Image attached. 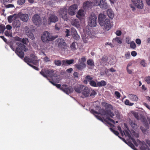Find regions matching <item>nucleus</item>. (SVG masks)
Returning <instances> with one entry per match:
<instances>
[{"instance_id":"f257e3e1","label":"nucleus","mask_w":150,"mask_h":150,"mask_svg":"<svg viewBox=\"0 0 150 150\" xmlns=\"http://www.w3.org/2000/svg\"><path fill=\"white\" fill-rule=\"evenodd\" d=\"M91 112L93 115L100 114L106 117V119L104 120L105 121L107 122V120L110 121L114 123L115 122L113 120L111 119L110 117L113 118L115 115L114 113L111 112L110 111H105V110L103 109H100L98 110V112L95 111L93 109H92L91 110Z\"/></svg>"},{"instance_id":"f03ea898","label":"nucleus","mask_w":150,"mask_h":150,"mask_svg":"<svg viewBox=\"0 0 150 150\" xmlns=\"http://www.w3.org/2000/svg\"><path fill=\"white\" fill-rule=\"evenodd\" d=\"M16 44L18 47H16V50L12 45L11 44L9 46L13 51H15V53L19 57L22 59L24 56L23 51L25 52L26 51V46L23 44L19 42H17Z\"/></svg>"},{"instance_id":"7ed1b4c3","label":"nucleus","mask_w":150,"mask_h":150,"mask_svg":"<svg viewBox=\"0 0 150 150\" xmlns=\"http://www.w3.org/2000/svg\"><path fill=\"white\" fill-rule=\"evenodd\" d=\"M57 38V37H54L52 36L51 34L47 31L44 32L41 37L42 42L45 43H47L49 41H53Z\"/></svg>"},{"instance_id":"20e7f679","label":"nucleus","mask_w":150,"mask_h":150,"mask_svg":"<svg viewBox=\"0 0 150 150\" xmlns=\"http://www.w3.org/2000/svg\"><path fill=\"white\" fill-rule=\"evenodd\" d=\"M40 74L44 77L47 78L48 77L52 78L57 77V75L54 73V71L51 69H42L40 72Z\"/></svg>"},{"instance_id":"39448f33","label":"nucleus","mask_w":150,"mask_h":150,"mask_svg":"<svg viewBox=\"0 0 150 150\" xmlns=\"http://www.w3.org/2000/svg\"><path fill=\"white\" fill-rule=\"evenodd\" d=\"M130 139L132 140L134 144L137 146H138V143H139L141 145L140 149L142 150H150L144 141L141 142L139 140L137 139V142L132 137Z\"/></svg>"},{"instance_id":"423d86ee","label":"nucleus","mask_w":150,"mask_h":150,"mask_svg":"<svg viewBox=\"0 0 150 150\" xmlns=\"http://www.w3.org/2000/svg\"><path fill=\"white\" fill-rule=\"evenodd\" d=\"M57 43L58 47L62 50L66 49L67 47V45L64 39L62 38H59L57 40Z\"/></svg>"},{"instance_id":"0eeeda50","label":"nucleus","mask_w":150,"mask_h":150,"mask_svg":"<svg viewBox=\"0 0 150 150\" xmlns=\"http://www.w3.org/2000/svg\"><path fill=\"white\" fill-rule=\"evenodd\" d=\"M97 17L94 13H92L88 19V25L91 27H94L96 25Z\"/></svg>"},{"instance_id":"6e6552de","label":"nucleus","mask_w":150,"mask_h":150,"mask_svg":"<svg viewBox=\"0 0 150 150\" xmlns=\"http://www.w3.org/2000/svg\"><path fill=\"white\" fill-rule=\"evenodd\" d=\"M94 4L96 6H99L103 9H106L108 8L106 0H96Z\"/></svg>"},{"instance_id":"1a4fd4ad","label":"nucleus","mask_w":150,"mask_h":150,"mask_svg":"<svg viewBox=\"0 0 150 150\" xmlns=\"http://www.w3.org/2000/svg\"><path fill=\"white\" fill-rule=\"evenodd\" d=\"M59 13L60 17L64 20L67 21L68 20L67 9L66 8L64 7L60 8L59 11Z\"/></svg>"},{"instance_id":"9d476101","label":"nucleus","mask_w":150,"mask_h":150,"mask_svg":"<svg viewBox=\"0 0 150 150\" xmlns=\"http://www.w3.org/2000/svg\"><path fill=\"white\" fill-rule=\"evenodd\" d=\"M67 85L66 84H64L62 85L61 88V90L63 91L67 94L72 93L74 91L72 87L71 86L67 87Z\"/></svg>"},{"instance_id":"9b49d317","label":"nucleus","mask_w":150,"mask_h":150,"mask_svg":"<svg viewBox=\"0 0 150 150\" xmlns=\"http://www.w3.org/2000/svg\"><path fill=\"white\" fill-rule=\"evenodd\" d=\"M32 21L35 24L38 26L42 23L41 19L40 16L37 14H35L32 18Z\"/></svg>"},{"instance_id":"f8f14e48","label":"nucleus","mask_w":150,"mask_h":150,"mask_svg":"<svg viewBox=\"0 0 150 150\" xmlns=\"http://www.w3.org/2000/svg\"><path fill=\"white\" fill-rule=\"evenodd\" d=\"M78 8V6L76 4H74L70 6L68 10V14L71 15H74L75 14V11Z\"/></svg>"},{"instance_id":"ddd939ff","label":"nucleus","mask_w":150,"mask_h":150,"mask_svg":"<svg viewBox=\"0 0 150 150\" xmlns=\"http://www.w3.org/2000/svg\"><path fill=\"white\" fill-rule=\"evenodd\" d=\"M133 4L138 8L142 9L143 8L144 5L142 0H131Z\"/></svg>"},{"instance_id":"4468645a","label":"nucleus","mask_w":150,"mask_h":150,"mask_svg":"<svg viewBox=\"0 0 150 150\" xmlns=\"http://www.w3.org/2000/svg\"><path fill=\"white\" fill-rule=\"evenodd\" d=\"M101 26H103L104 29L106 30H109L111 27V25L110 23V21L108 19L105 20L103 22V25H100Z\"/></svg>"},{"instance_id":"2eb2a0df","label":"nucleus","mask_w":150,"mask_h":150,"mask_svg":"<svg viewBox=\"0 0 150 150\" xmlns=\"http://www.w3.org/2000/svg\"><path fill=\"white\" fill-rule=\"evenodd\" d=\"M94 1L90 2L87 1L84 2L83 4V7L84 9H87L90 8H91L93 6H95Z\"/></svg>"},{"instance_id":"dca6fc26","label":"nucleus","mask_w":150,"mask_h":150,"mask_svg":"<svg viewBox=\"0 0 150 150\" xmlns=\"http://www.w3.org/2000/svg\"><path fill=\"white\" fill-rule=\"evenodd\" d=\"M18 16L22 21L27 22L29 19L28 15L27 14H23L22 13L18 14Z\"/></svg>"},{"instance_id":"f3484780","label":"nucleus","mask_w":150,"mask_h":150,"mask_svg":"<svg viewBox=\"0 0 150 150\" xmlns=\"http://www.w3.org/2000/svg\"><path fill=\"white\" fill-rule=\"evenodd\" d=\"M85 87L84 86L80 85L74 87V89L75 91L79 93H82Z\"/></svg>"},{"instance_id":"a211bd4d","label":"nucleus","mask_w":150,"mask_h":150,"mask_svg":"<svg viewBox=\"0 0 150 150\" xmlns=\"http://www.w3.org/2000/svg\"><path fill=\"white\" fill-rule=\"evenodd\" d=\"M102 105L105 107V111L109 110L111 112L114 113L111 110L113 109V107L111 105L105 102L102 103Z\"/></svg>"},{"instance_id":"6ab92c4d","label":"nucleus","mask_w":150,"mask_h":150,"mask_svg":"<svg viewBox=\"0 0 150 150\" xmlns=\"http://www.w3.org/2000/svg\"><path fill=\"white\" fill-rule=\"evenodd\" d=\"M106 18V16L103 14H100L99 15L98 20L99 24L100 25H103V22L104 21Z\"/></svg>"},{"instance_id":"aec40b11","label":"nucleus","mask_w":150,"mask_h":150,"mask_svg":"<svg viewBox=\"0 0 150 150\" xmlns=\"http://www.w3.org/2000/svg\"><path fill=\"white\" fill-rule=\"evenodd\" d=\"M58 21V18L55 15H51L48 18V22L50 24L51 23H55Z\"/></svg>"},{"instance_id":"412c9836","label":"nucleus","mask_w":150,"mask_h":150,"mask_svg":"<svg viewBox=\"0 0 150 150\" xmlns=\"http://www.w3.org/2000/svg\"><path fill=\"white\" fill-rule=\"evenodd\" d=\"M90 89L87 87H85L82 94L85 97H88L89 96L90 93Z\"/></svg>"},{"instance_id":"4be33fe9","label":"nucleus","mask_w":150,"mask_h":150,"mask_svg":"<svg viewBox=\"0 0 150 150\" xmlns=\"http://www.w3.org/2000/svg\"><path fill=\"white\" fill-rule=\"evenodd\" d=\"M76 68L79 70L81 71L83 69L86 67L85 63H79L78 64H76L74 65Z\"/></svg>"},{"instance_id":"5701e85b","label":"nucleus","mask_w":150,"mask_h":150,"mask_svg":"<svg viewBox=\"0 0 150 150\" xmlns=\"http://www.w3.org/2000/svg\"><path fill=\"white\" fill-rule=\"evenodd\" d=\"M84 16V11L82 9L79 10L76 15V17L79 19L80 21H82L83 19V17Z\"/></svg>"},{"instance_id":"b1692460","label":"nucleus","mask_w":150,"mask_h":150,"mask_svg":"<svg viewBox=\"0 0 150 150\" xmlns=\"http://www.w3.org/2000/svg\"><path fill=\"white\" fill-rule=\"evenodd\" d=\"M87 64L88 66L89 69H92L94 66V62L93 60L91 59H88L87 61Z\"/></svg>"},{"instance_id":"393cba45","label":"nucleus","mask_w":150,"mask_h":150,"mask_svg":"<svg viewBox=\"0 0 150 150\" xmlns=\"http://www.w3.org/2000/svg\"><path fill=\"white\" fill-rule=\"evenodd\" d=\"M74 60L73 59L63 60L62 61V65L67 66L73 64Z\"/></svg>"},{"instance_id":"a878e982","label":"nucleus","mask_w":150,"mask_h":150,"mask_svg":"<svg viewBox=\"0 0 150 150\" xmlns=\"http://www.w3.org/2000/svg\"><path fill=\"white\" fill-rule=\"evenodd\" d=\"M129 123L133 129L135 130L137 129L138 126L135 121L130 120L129 121Z\"/></svg>"},{"instance_id":"bb28decb","label":"nucleus","mask_w":150,"mask_h":150,"mask_svg":"<svg viewBox=\"0 0 150 150\" xmlns=\"http://www.w3.org/2000/svg\"><path fill=\"white\" fill-rule=\"evenodd\" d=\"M129 98L132 101L136 102L138 99V97L136 95L134 94H129L128 96Z\"/></svg>"},{"instance_id":"cd10ccee","label":"nucleus","mask_w":150,"mask_h":150,"mask_svg":"<svg viewBox=\"0 0 150 150\" xmlns=\"http://www.w3.org/2000/svg\"><path fill=\"white\" fill-rule=\"evenodd\" d=\"M107 13L108 16L110 18L112 19L113 18L114 14L113 11L111 9H110L107 10Z\"/></svg>"},{"instance_id":"c85d7f7f","label":"nucleus","mask_w":150,"mask_h":150,"mask_svg":"<svg viewBox=\"0 0 150 150\" xmlns=\"http://www.w3.org/2000/svg\"><path fill=\"white\" fill-rule=\"evenodd\" d=\"M123 133H124V135L126 137H127L129 139L132 138L130 134V131L129 129L127 130H124L123 131Z\"/></svg>"},{"instance_id":"c756f323","label":"nucleus","mask_w":150,"mask_h":150,"mask_svg":"<svg viewBox=\"0 0 150 150\" xmlns=\"http://www.w3.org/2000/svg\"><path fill=\"white\" fill-rule=\"evenodd\" d=\"M16 18L17 16L15 14H14L13 15H11L8 17V20L9 23H11Z\"/></svg>"},{"instance_id":"7c9ffc66","label":"nucleus","mask_w":150,"mask_h":150,"mask_svg":"<svg viewBox=\"0 0 150 150\" xmlns=\"http://www.w3.org/2000/svg\"><path fill=\"white\" fill-rule=\"evenodd\" d=\"M24 61L27 63L29 65L30 63H33V61L32 59H30L27 56H25L24 58Z\"/></svg>"},{"instance_id":"2f4dec72","label":"nucleus","mask_w":150,"mask_h":150,"mask_svg":"<svg viewBox=\"0 0 150 150\" xmlns=\"http://www.w3.org/2000/svg\"><path fill=\"white\" fill-rule=\"evenodd\" d=\"M77 43L75 42H73L70 45V48L72 51H75L76 50V45Z\"/></svg>"},{"instance_id":"473e14b6","label":"nucleus","mask_w":150,"mask_h":150,"mask_svg":"<svg viewBox=\"0 0 150 150\" xmlns=\"http://www.w3.org/2000/svg\"><path fill=\"white\" fill-rule=\"evenodd\" d=\"M106 85V82L104 80H102L97 82V87L105 86Z\"/></svg>"},{"instance_id":"72a5a7b5","label":"nucleus","mask_w":150,"mask_h":150,"mask_svg":"<svg viewBox=\"0 0 150 150\" xmlns=\"http://www.w3.org/2000/svg\"><path fill=\"white\" fill-rule=\"evenodd\" d=\"M110 129L111 130V131H112L115 135H116L118 137L120 138L121 139H123V140H125V139L123 138H122L121 137H120L119 136V132L115 130H114L112 128H110Z\"/></svg>"},{"instance_id":"f704fd0d","label":"nucleus","mask_w":150,"mask_h":150,"mask_svg":"<svg viewBox=\"0 0 150 150\" xmlns=\"http://www.w3.org/2000/svg\"><path fill=\"white\" fill-rule=\"evenodd\" d=\"M13 25L16 28H18L19 27L21 26V23L19 20H16L13 23Z\"/></svg>"},{"instance_id":"c9c22d12","label":"nucleus","mask_w":150,"mask_h":150,"mask_svg":"<svg viewBox=\"0 0 150 150\" xmlns=\"http://www.w3.org/2000/svg\"><path fill=\"white\" fill-rule=\"evenodd\" d=\"M140 120H141V121L144 124L145 126L147 127H149V125H148V123L147 122L146 119L145 117H142L140 119Z\"/></svg>"},{"instance_id":"e433bc0d","label":"nucleus","mask_w":150,"mask_h":150,"mask_svg":"<svg viewBox=\"0 0 150 150\" xmlns=\"http://www.w3.org/2000/svg\"><path fill=\"white\" fill-rule=\"evenodd\" d=\"M86 58L85 56H83L81 59H79L78 60L79 62L81 63H85V62L86 61Z\"/></svg>"},{"instance_id":"4c0bfd02","label":"nucleus","mask_w":150,"mask_h":150,"mask_svg":"<svg viewBox=\"0 0 150 150\" xmlns=\"http://www.w3.org/2000/svg\"><path fill=\"white\" fill-rule=\"evenodd\" d=\"M26 35L28 36V37L32 40H33L35 39V37L34 36L33 34L30 31L27 33Z\"/></svg>"},{"instance_id":"58836bf2","label":"nucleus","mask_w":150,"mask_h":150,"mask_svg":"<svg viewBox=\"0 0 150 150\" xmlns=\"http://www.w3.org/2000/svg\"><path fill=\"white\" fill-rule=\"evenodd\" d=\"M79 22L78 20L75 19L72 20L71 22V24L75 26H77L78 25Z\"/></svg>"},{"instance_id":"ea45409f","label":"nucleus","mask_w":150,"mask_h":150,"mask_svg":"<svg viewBox=\"0 0 150 150\" xmlns=\"http://www.w3.org/2000/svg\"><path fill=\"white\" fill-rule=\"evenodd\" d=\"M112 41L114 42L115 41L117 42V43L121 44L122 43V42L120 40V38L118 37H116L115 38L113 39L112 40Z\"/></svg>"},{"instance_id":"a19ab883","label":"nucleus","mask_w":150,"mask_h":150,"mask_svg":"<svg viewBox=\"0 0 150 150\" xmlns=\"http://www.w3.org/2000/svg\"><path fill=\"white\" fill-rule=\"evenodd\" d=\"M77 33L76 30L74 28H71V35L72 36Z\"/></svg>"},{"instance_id":"79ce46f5","label":"nucleus","mask_w":150,"mask_h":150,"mask_svg":"<svg viewBox=\"0 0 150 150\" xmlns=\"http://www.w3.org/2000/svg\"><path fill=\"white\" fill-rule=\"evenodd\" d=\"M6 27L3 24L0 25V33H3Z\"/></svg>"},{"instance_id":"37998d69","label":"nucleus","mask_w":150,"mask_h":150,"mask_svg":"<svg viewBox=\"0 0 150 150\" xmlns=\"http://www.w3.org/2000/svg\"><path fill=\"white\" fill-rule=\"evenodd\" d=\"M89 84L90 85L94 87H97V83H96V82L93 80H92L91 81H90Z\"/></svg>"},{"instance_id":"c03bdc74","label":"nucleus","mask_w":150,"mask_h":150,"mask_svg":"<svg viewBox=\"0 0 150 150\" xmlns=\"http://www.w3.org/2000/svg\"><path fill=\"white\" fill-rule=\"evenodd\" d=\"M130 47L132 49H134L136 47V45L135 42L132 41L131 42L130 44Z\"/></svg>"},{"instance_id":"a18cd8bd","label":"nucleus","mask_w":150,"mask_h":150,"mask_svg":"<svg viewBox=\"0 0 150 150\" xmlns=\"http://www.w3.org/2000/svg\"><path fill=\"white\" fill-rule=\"evenodd\" d=\"M125 103L126 105H129L130 106H132L134 104V103H130L129 102V100L127 99H126L125 100Z\"/></svg>"},{"instance_id":"49530a36","label":"nucleus","mask_w":150,"mask_h":150,"mask_svg":"<svg viewBox=\"0 0 150 150\" xmlns=\"http://www.w3.org/2000/svg\"><path fill=\"white\" fill-rule=\"evenodd\" d=\"M21 42L24 44L26 45L27 43L29 42V41L28 40V39L27 38H23L22 39Z\"/></svg>"},{"instance_id":"de8ad7c7","label":"nucleus","mask_w":150,"mask_h":150,"mask_svg":"<svg viewBox=\"0 0 150 150\" xmlns=\"http://www.w3.org/2000/svg\"><path fill=\"white\" fill-rule=\"evenodd\" d=\"M144 81L148 84H150V76H148L145 77Z\"/></svg>"},{"instance_id":"09e8293b","label":"nucleus","mask_w":150,"mask_h":150,"mask_svg":"<svg viewBox=\"0 0 150 150\" xmlns=\"http://www.w3.org/2000/svg\"><path fill=\"white\" fill-rule=\"evenodd\" d=\"M55 64L57 66H60L61 65V62L60 60H55L54 62Z\"/></svg>"},{"instance_id":"8fccbe9b","label":"nucleus","mask_w":150,"mask_h":150,"mask_svg":"<svg viewBox=\"0 0 150 150\" xmlns=\"http://www.w3.org/2000/svg\"><path fill=\"white\" fill-rule=\"evenodd\" d=\"M86 80L88 82L90 83V82L93 79V78L91 77L89 75H87L86 77Z\"/></svg>"},{"instance_id":"3c124183","label":"nucleus","mask_w":150,"mask_h":150,"mask_svg":"<svg viewBox=\"0 0 150 150\" xmlns=\"http://www.w3.org/2000/svg\"><path fill=\"white\" fill-rule=\"evenodd\" d=\"M90 96H92L95 95L96 94V92L94 90L90 89Z\"/></svg>"},{"instance_id":"603ef678","label":"nucleus","mask_w":150,"mask_h":150,"mask_svg":"<svg viewBox=\"0 0 150 150\" xmlns=\"http://www.w3.org/2000/svg\"><path fill=\"white\" fill-rule=\"evenodd\" d=\"M72 36L74 39L76 40H78L80 38V37L77 33L76 34H75V35H73Z\"/></svg>"},{"instance_id":"864d4df0","label":"nucleus","mask_w":150,"mask_h":150,"mask_svg":"<svg viewBox=\"0 0 150 150\" xmlns=\"http://www.w3.org/2000/svg\"><path fill=\"white\" fill-rule=\"evenodd\" d=\"M140 64L143 67H145L146 66V64L145 62V61L144 60H142Z\"/></svg>"},{"instance_id":"5fc2aeb1","label":"nucleus","mask_w":150,"mask_h":150,"mask_svg":"<svg viewBox=\"0 0 150 150\" xmlns=\"http://www.w3.org/2000/svg\"><path fill=\"white\" fill-rule=\"evenodd\" d=\"M101 60L103 62H106L108 60V57L106 56H104L102 57Z\"/></svg>"},{"instance_id":"6e6d98bb","label":"nucleus","mask_w":150,"mask_h":150,"mask_svg":"<svg viewBox=\"0 0 150 150\" xmlns=\"http://www.w3.org/2000/svg\"><path fill=\"white\" fill-rule=\"evenodd\" d=\"M25 2V0H18V4L20 5H22Z\"/></svg>"},{"instance_id":"4d7b16f0","label":"nucleus","mask_w":150,"mask_h":150,"mask_svg":"<svg viewBox=\"0 0 150 150\" xmlns=\"http://www.w3.org/2000/svg\"><path fill=\"white\" fill-rule=\"evenodd\" d=\"M129 145L132 149L134 150L136 149L134 145L131 142H129L128 143Z\"/></svg>"},{"instance_id":"13d9d810","label":"nucleus","mask_w":150,"mask_h":150,"mask_svg":"<svg viewBox=\"0 0 150 150\" xmlns=\"http://www.w3.org/2000/svg\"><path fill=\"white\" fill-rule=\"evenodd\" d=\"M65 32L66 33V37H68L69 36L71 35V33H70V31L69 30L66 29Z\"/></svg>"},{"instance_id":"bf43d9fd","label":"nucleus","mask_w":150,"mask_h":150,"mask_svg":"<svg viewBox=\"0 0 150 150\" xmlns=\"http://www.w3.org/2000/svg\"><path fill=\"white\" fill-rule=\"evenodd\" d=\"M130 66V65L129 64H128L127 65V72H128V73L129 74H131L132 73V71L131 70H129L128 69V67H129Z\"/></svg>"},{"instance_id":"052dcab7","label":"nucleus","mask_w":150,"mask_h":150,"mask_svg":"<svg viewBox=\"0 0 150 150\" xmlns=\"http://www.w3.org/2000/svg\"><path fill=\"white\" fill-rule=\"evenodd\" d=\"M125 57L126 59H128L129 58L130 56V52H127L125 54Z\"/></svg>"},{"instance_id":"680f3d73","label":"nucleus","mask_w":150,"mask_h":150,"mask_svg":"<svg viewBox=\"0 0 150 150\" xmlns=\"http://www.w3.org/2000/svg\"><path fill=\"white\" fill-rule=\"evenodd\" d=\"M115 95L117 97V98H119L120 97V94L118 91H115Z\"/></svg>"},{"instance_id":"e2e57ef3","label":"nucleus","mask_w":150,"mask_h":150,"mask_svg":"<svg viewBox=\"0 0 150 150\" xmlns=\"http://www.w3.org/2000/svg\"><path fill=\"white\" fill-rule=\"evenodd\" d=\"M25 31V32L26 34L27 33L30 32L29 28L27 26H26L24 28Z\"/></svg>"},{"instance_id":"0e129e2a","label":"nucleus","mask_w":150,"mask_h":150,"mask_svg":"<svg viewBox=\"0 0 150 150\" xmlns=\"http://www.w3.org/2000/svg\"><path fill=\"white\" fill-rule=\"evenodd\" d=\"M131 54L132 56L135 57L137 55V53L135 51H133L131 52Z\"/></svg>"},{"instance_id":"69168bd1","label":"nucleus","mask_w":150,"mask_h":150,"mask_svg":"<svg viewBox=\"0 0 150 150\" xmlns=\"http://www.w3.org/2000/svg\"><path fill=\"white\" fill-rule=\"evenodd\" d=\"M115 34L117 35L120 36L121 35L122 32L120 30H117L115 33Z\"/></svg>"},{"instance_id":"338daca9","label":"nucleus","mask_w":150,"mask_h":150,"mask_svg":"<svg viewBox=\"0 0 150 150\" xmlns=\"http://www.w3.org/2000/svg\"><path fill=\"white\" fill-rule=\"evenodd\" d=\"M6 8H13L14 7V5L12 4H9L5 6Z\"/></svg>"},{"instance_id":"774afa93","label":"nucleus","mask_w":150,"mask_h":150,"mask_svg":"<svg viewBox=\"0 0 150 150\" xmlns=\"http://www.w3.org/2000/svg\"><path fill=\"white\" fill-rule=\"evenodd\" d=\"M30 56V57L32 58V59L33 61L36 59V56L33 54H31Z\"/></svg>"}]
</instances>
